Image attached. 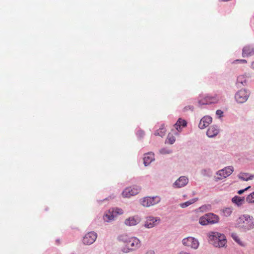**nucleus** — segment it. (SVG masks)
Here are the masks:
<instances>
[{
	"instance_id": "nucleus-1",
	"label": "nucleus",
	"mask_w": 254,
	"mask_h": 254,
	"mask_svg": "<svg viewBox=\"0 0 254 254\" xmlns=\"http://www.w3.org/2000/svg\"><path fill=\"white\" fill-rule=\"evenodd\" d=\"M119 240L124 244L122 251L125 253L135 251L141 246V242L136 237L129 238L126 235H123L120 237Z\"/></svg>"
},
{
	"instance_id": "nucleus-2",
	"label": "nucleus",
	"mask_w": 254,
	"mask_h": 254,
	"mask_svg": "<svg viewBox=\"0 0 254 254\" xmlns=\"http://www.w3.org/2000/svg\"><path fill=\"white\" fill-rule=\"evenodd\" d=\"M209 243L215 247H223L227 242L224 235L218 232H211L208 234Z\"/></svg>"
},
{
	"instance_id": "nucleus-3",
	"label": "nucleus",
	"mask_w": 254,
	"mask_h": 254,
	"mask_svg": "<svg viewBox=\"0 0 254 254\" xmlns=\"http://www.w3.org/2000/svg\"><path fill=\"white\" fill-rule=\"evenodd\" d=\"M237 225L245 230H251L254 226V218L248 214L243 215L237 220Z\"/></svg>"
},
{
	"instance_id": "nucleus-4",
	"label": "nucleus",
	"mask_w": 254,
	"mask_h": 254,
	"mask_svg": "<svg viewBox=\"0 0 254 254\" xmlns=\"http://www.w3.org/2000/svg\"><path fill=\"white\" fill-rule=\"evenodd\" d=\"M140 190V188L136 186L127 187L123 190L122 195L124 197H130L138 193Z\"/></svg>"
},
{
	"instance_id": "nucleus-5",
	"label": "nucleus",
	"mask_w": 254,
	"mask_h": 254,
	"mask_svg": "<svg viewBox=\"0 0 254 254\" xmlns=\"http://www.w3.org/2000/svg\"><path fill=\"white\" fill-rule=\"evenodd\" d=\"M160 200V197L157 196L152 197H146L143 198L141 201V204L143 206L149 207L159 203Z\"/></svg>"
},
{
	"instance_id": "nucleus-6",
	"label": "nucleus",
	"mask_w": 254,
	"mask_h": 254,
	"mask_svg": "<svg viewBox=\"0 0 254 254\" xmlns=\"http://www.w3.org/2000/svg\"><path fill=\"white\" fill-rule=\"evenodd\" d=\"M249 93L246 90H240L235 94V99L236 101L240 103L245 102L248 99Z\"/></svg>"
},
{
	"instance_id": "nucleus-7",
	"label": "nucleus",
	"mask_w": 254,
	"mask_h": 254,
	"mask_svg": "<svg viewBox=\"0 0 254 254\" xmlns=\"http://www.w3.org/2000/svg\"><path fill=\"white\" fill-rule=\"evenodd\" d=\"M182 243L184 246L190 247L194 249H196L199 246L198 241L191 237L184 239L182 241Z\"/></svg>"
},
{
	"instance_id": "nucleus-8",
	"label": "nucleus",
	"mask_w": 254,
	"mask_h": 254,
	"mask_svg": "<svg viewBox=\"0 0 254 254\" xmlns=\"http://www.w3.org/2000/svg\"><path fill=\"white\" fill-rule=\"evenodd\" d=\"M97 238L96 233L90 232L86 234L83 238V243L85 245L93 244Z\"/></svg>"
},
{
	"instance_id": "nucleus-9",
	"label": "nucleus",
	"mask_w": 254,
	"mask_h": 254,
	"mask_svg": "<svg viewBox=\"0 0 254 254\" xmlns=\"http://www.w3.org/2000/svg\"><path fill=\"white\" fill-rule=\"evenodd\" d=\"M160 221L158 217L149 216L147 218L144 226L147 228H151L158 225Z\"/></svg>"
},
{
	"instance_id": "nucleus-10",
	"label": "nucleus",
	"mask_w": 254,
	"mask_h": 254,
	"mask_svg": "<svg viewBox=\"0 0 254 254\" xmlns=\"http://www.w3.org/2000/svg\"><path fill=\"white\" fill-rule=\"evenodd\" d=\"M218 101V98L217 96H211L208 95L199 100L198 103L200 105H206L216 103Z\"/></svg>"
},
{
	"instance_id": "nucleus-11",
	"label": "nucleus",
	"mask_w": 254,
	"mask_h": 254,
	"mask_svg": "<svg viewBox=\"0 0 254 254\" xmlns=\"http://www.w3.org/2000/svg\"><path fill=\"white\" fill-rule=\"evenodd\" d=\"M233 171V168L231 166L225 167L224 169L219 170L217 173V175H219L220 177H219L218 179H222L223 178H226L230 176Z\"/></svg>"
},
{
	"instance_id": "nucleus-12",
	"label": "nucleus",
	"mask_w": 254,
	"mask_h": 254,
	"mask_svg": "<svg viewBox=\"0 0 254 254\" xmlns=\"http://www.w3.org/2000/svg\"><path fill=\"white\" fill-rule=\"evenodd\" d=\"M212 122V118L209 116H205L199 122L198 127L201 129H203L208 127Z\"/></svg>"
},
{
	"instance_id": "nucleus-13",
	"label": "nucleus",
	"mask_w": 254,
	"mask_h": 254,
	"mask_svg": "<svg viewBox=\"0 0 254 254\" xmlns=\"http://www.w3.org/2000/svg\"><path fill=\"white\" fill-rule=\"evenodd\" d=\"M188 183V179L185 177H180L174 184L175 187L179 188L184 187Z\"/></svg>"
},
{
	"instance_id": "nucleus-14",
	"label": "nucleus",
	"mask_w": 254,
	"mask_h": 254,
	"mask_svg": "<svg viewBox=\"0 0 254 254\" xmlns=\"http://www.w3.org/2000/svg\"><path fill=\"white\" fill-rule=\"evenodd\" d=\"M187 123L185 120L179 118L177 123L175 124L174 127L178 132L182 130V128L187 126Z\"/></svg>"
},
{
	"instance_id": "nucleus-15",
	"label": "nucleus",
	"mask_w": 254,
	"mask_h": 254,
	"mask_svg": "<svg viewBox=\"0 0 254 254\" xmlns=\"http://www.w3.org/2000/svg\"><path fill=\"white\" fill-rule=\"evenodd\" d=\"M219 132V129L216 126H211L207 129L206 134L209 137H213L216 136Z\"/></svg>"
},
{
	"instance_id": "nucleus-16",
	"label": "nucleus",
	"mask_w": 254,
	"mask_h": 254,
	"mask_svg": "<svg viewBox=\"0 0 254 254\" xmlns=\"http://www.w3.org/2000/svg\"><path fill=\"white\" fill-rule=\"evenodd\" d=\"M254 54V48L250 46H246L243 49V57H249Z\"/></svg>"
},
{
	"instance_id": "nucleus-17",
	"label": "nucleus",
	"mask_w": 254,
	"mask_h": 254,
	"mask_svg": "<svg viewBox=\"0 0 254 254\" xmlns=\"http://www.w3.org/2000/svg\"><path fill=\"white\" fill-rule=\"evenodd\" d=\"M116 217V215L114 214V211L111 209H109L108 211L104 215L103 219L105 221L109 222L114 220Z\"/></svg>"
},
{
	"instance_id": "nucleus-18",
	"label": "nucleus",
	"mask_w": 254,
	"mask_h": 254,
	"mask_svg": "<svg viewBox=\"0 0 254 254\" xmlns=\"http://www.w3.org/2000/svg\"><path fill=\"white\" fill-rule=\"evenodd\" d=\"M154 160V154L150 152L144 154L143 158L144 164L145 166L149 164Z\"/></svg>"
},
{
	"instance_id": "nucleus-19",
	"label": "nucleus",
	"mask_w": 254,
	"mask_h": 254,
	"mask_svg": "<svg viewBox=\"0 0 254 254\" xmlns=\"http://www.w3.org/2000/svg\"><path fill=\"white\" fill-rule=\"evenodd\" d=\"M139 221L140 219L139 218L131 217L126 219L125 223L126 225L131 226L136 225Z\"/></svg>"
},
{
	"instance_id": "nucleus-20",
	"label": "nucleus",
	"mask_w": 254,
	"mask_h": 254,
	"mask_svg": "<svg viewBox=\"0 0 254 254\" xmlns=\"http://www.w3.org/2000/svg\"><path fill=\"white\" fill-rule=\"evenodd\" d=\"M208 221H209V224H215L218 222L219 218V217L213 213H208Z\"/></svg>"
},
{
	"instance_id": "nucleus-21",
	"label": "nucleus",
	"mask_w": 254,
	"mask_h": 254,
	"mask_svg": "<svg viewBox=\"0 0 254 254\" xmlns=\"http://www.w3.org/2000/svg\"><path fill=\"white\" fill-rule=\"evenodd\" d=\"M254 176V175H250L248 173H241L238 175L239 179L246 181L253 179Z\"/></svg>"
},
{
	"instance_id": "nucleus-22",
	"label": "nucleus",
	"mask_w": 254,
	"mask_h": 254,
	"mask_svg": "<svg viewBox=\"0 0 254 254\" xmlns=\"http://www.w3.org/2000/svg\"><path fill=\"white\" fill-rule=\"evenodd\" d=\"M232 201L233 203L236 204L238 206L242 205L244 202V198L241 197L239 196H234L232 199Z\"/></svg>"
},
{
	"instance_id": "nucleus-23",
	"label": "nucleus",
	"mask_w": 254,
	"mask_h": 254,
	"mask_svg": "<svg viewBox=\"0 0 254 254\" xmlns=\"http://www.w3.org/2000/svg\"><path fill=\"white\" fill-rule=\"evenodd\" d=\"M209 221H208V215L205 214L202 217H200L199 219V223L201 225H206L209 224Z\"/></svg>"
},
{
	"instance_id": "nucleus-24",
	"label": "nucleus",
	"mask_w": 254,
	"mask_h": 254,
	"mask_svg": "<svg viewBox=\"0 0 254 254\" xmlns=\"http://www.w3.org/2000/svg\"><path fill=\"white\" fill-rule=\"evenodd\" d=\"M237 82L244 85L247 82V77L246 75H241L238 77Z\"/></svg>"
},
{
	"instance_id": "nucleus-25",
	"label": "nucleus",
	"mask_w": 254,
	"mask_h": 254,
	"mask_svg": "<svg viewBox=\"0 0 254 254\" xmlns=\"http://www.w3.org/2000/svg\"><path fill=\"white\" fill-rule=\"evenodd\" d=\"M197 200V198H192L189 201L181 203L180 205L182 208H185L194 203L195 201H196Z\"/></svg>"
},
{
	"instance_id": "nucleus-26",
	"label": "nucleus",
	"mask_w": 254,
	"mask_h": 254,
	"mask_svg": "<svg viewBox=\"0 0 254 254\" xmlns=\"http://www.w3.org/2000/svg\"><path fill=\"white\" fill-rule=\"evenodd\" d=\"M232 211L233 208L232 207H226L222 210L223 214L226 217H229L231 215Z\"/></svg>"
},
{
	"instance_id": "nucleus-27",
	"label": "nucleus",
	"mask_w": 254,
	"mask_h": 254,
	"mask_svg": "<svg viewBox=\"0 0 254 254\" xmlns=\"http://www.w3.org/2000/svg\"><path fill=\"white\" fill-rule=\"evenodd\" d=\"M165 134V129L164 127L160 128L154 132V135L156 136H163Z\"/></svg>"
},
{
	"instance_id": "nucleus-28",
	"label": "nucleus",
	"mask_w": 254,
	"mask_h": 254,
	"mask_svg": "<svg viewBox=\"0 0 254 254\" xmlns=\"http://www.w3.org/2000/svg\"><path fill=\"white\" fill-rule=\"evenodd\" d=\"M246 201L249 203H254V191L247 197Z\"/></svg>"
},
{
	"instance_id": "nucleus-29",
	"label": "nucleus",
	"mask_w": 254,
	"mask_h": 254,
	"mask_svg": "<svg viewBox=\"0 0 254 254\" xmlns=\"http://www.w3.org/2000/svg\"><path fill=\"white\" fill-rule=\"evenodd\" d=\"M167 140L169 143L171 144L174 143L175 141V138L171 133H169L167 137Z\"/></svg>"
},
{
	"instance_id": "nucleus-30",
	"label": "nucleus",
	"mask_w": 254,
	"mask_h": 254,
	"mask_svg": "<svg viewBox=\"0 0 254 254\" xmlns=\"http://www.w3.org/2000/svg\"><path fill=\"white\" fill-rule=\"evenodd\" d=\"M114 211V214L116 215V217L119 214H122L123 213V210L121 208H116L111 209Z\"/></svg>"
},
{
	"instance_id": "nucleus-31",
	"label": "nucleus",
	"mask_w": 254,
	"mask_h": 254,
	"mask_svg": "<svg viewBox=\"0 0 254 254\" xmlns=\"http://www.w3.org/2000/svg\"><path fill=\"white\" fill-rule=\"evenodd\" d=\"M232 238L239 244L242 245L241 241L238 237V236L236 234H232Z\"/></svg>"
},
{
	"instance_id": "nucleus-32",
	"label": "nucleus",
	"mask_w": 254,
	"mask_h": 254,
	"mask_svg": "<svg viewBox=\"0 0 254 254\" xmlns=\"http://www.w3.org/2000/svg\"><path fill=\"white\" fill-rule=\"evenodd\" d=\"M240 63L242 64H246L247 63V61L245 60H236L234 61V63Z\"/></svg>"
},
{
	"instance_id": "nucleus-33",
	"label": "nucleus",
	"mask_w": 254,
	"mask_h": 254,
	"mask_svg": "<svg viewBox=\"0 0 254 254\" xmlns=\"http://www.w3.org/2000/svg\"><path fill=\"white\" fill-rule=\"evenodd\" d=\"M216 114L219 118H220L223 116V112L220 110H218L216 111Z\"/></svg>"
},
{
	"instance_id": "nucleus-34",
	"label": "nucleus",
	"mask_w": 254,
	"mask_h": 254,
	"mask_svg": "<svg viewBox=\"0 0 254 254\" xmlns=\"http://www.w3.org/2000/svg\"><path fill=\"white\" fill-rule=\"evenodd\" d=\"M250 188H251V187H250V186H249V187H247V188H245V189H244V190H239V191H238V193L239 194H242V193H243L245 191H246V190H248L249 189H250Z\"/></svg>"
},
{
	"instance_id": "nucleus-35",
	"label": "nucleus",
	"mask_w": 254,
	"mask_h": 254,
	"mask_svg": "<svg viewBox=\"0 0 254 254\" xmlns=\"http://www.w3.org/2000/svg\"><path fill=\"white\" fill-rule=\"evenodd\" d=\"M146 254H154V252L153 251L150 250V251H147L146 253Z\"/></svg>"
},
{
	"instance_id": "nucleus-36",
	"label": "nucleus",
	"mask_w": 254,
	"mask_h": 254,
	"mask_svg": "<svg viewBox=\"0 0 254 254\" xmlns=\"http://www.w3.org/2000/svg\"><path fill=\"white\" fill-rule=\"evenodd\" d=\"M251 66L252 68L254 69V62L252 63Z\"/></svg>"
},
{
	"instance_id": "nucleus-37",
	"label": "nucleus",
	"mask_w": 254,
	"mask_h": 254,
	"mask_svg": "<svg viewBox=\"0 0 254 254\" xmlns=\"http://www.w3.org/2000/svg\"><path fill=\"white\" fill-rule=\"evenodd\" d=\"M139 133L140 134V135H143L144 134V133L142 131H140L139 132Z\"/></svg>"
}]
</instances>
